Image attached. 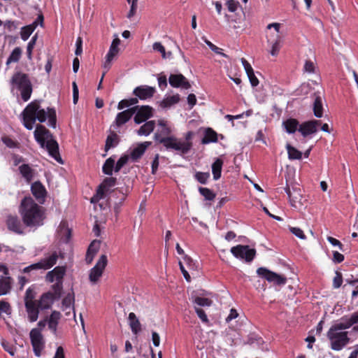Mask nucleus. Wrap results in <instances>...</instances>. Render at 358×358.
<instances>
[{
  "label": "nucleus",
  "instance_id": "8",
  "mask_svg": "<svg viewBox=\"0 0 358 358\" xmlns=\"http://www.w3.org/2000/svg\"><path fill=\"white\" fill-rule=\"evenodd\" d=\"M231 254L237 259L251 262L256 255V250L248 245H238L231 248Z\"/></svg>",
  "mask_w": 358,
  "mask_h": 358
},
{
  "label": "nucleus",
  "instance_id": "6",
  "mask_svg": "<svg viewBox=\"0 0 358 358\" xmlns=\"http://www.w3.org/2000/svg\"><path fill=\"white\" fill-rule=\"evenodd\" d=\"M11 83L20 91L22 100L27 101L32 93V87L28 76L21 72H17L13 76Z\"/></svg>",
  "mask_w": 358,
  "mask_h": 358
},
{
  "label": "nucleus",
  "instance_id": "24",
  "mask_svg": "<svg viewBox=\"0 0 358 358\" xmlns=\"http://www.w3.org/2000/svg\"><path fill=\"white\" fill-rule=\"evenodd\" d=\"M313 113L316 117H322L323 115L322 97L320 92L313 94Z\"/></svg>",
  "mask_w": 358,
  "mask_h": 358
},
{
  "label": "nucleus",
  "instance_id": "41",
  "mask_svg": "<svg viewBox=\"0 0 358 358\" xmlns=\"http://www.w3.org/2000/svg\"><path fill=\"white\" fill-rule=\"evenodd\" d=\"M118 143V136L115 132H111L110 135L107 136L105 145V150L107 152L112 148L115 147Z\"/></svg>",
  "mask_w": 358,
  "mask_h": 358
},
{
  "label": "nucleus",
  "instance_id": "11",
  "mask_svg": "<svg viewBox=\"0 0 358 358\" xmlns=\"http://www.w3.org/2000/svg\"><path fill=\"white\" fill-rule=\"evenodd\" d=\"M120 40L115 38L113 40L109 50L106 55L105 62L103 64V69H104L103 75H105L110 69L113 60L117 56L119 53V45Z\"/></svg>",
  "mask_w": 358,
  "mask_h": 358
},
{
  "label": "nucleus",
  "instance_id": "53",
  "mask_svg": "<svg viewBox=\"0 0 358 358\" xmlns=\"http://www.w3.org/2000/svg\"><path fill=\"white\" fill-rule=\"evenodd\" d=\"M2 142L10 148H17L18 143L8 136L2 138Z\"/></svg>",
  "mask_w": 358,
  "mask_h": 358
},
{
  "label": "nucleus",
  "instance_id": "58",
  "mask_svg": "<svg viewBox=\"0 0 358 358\" xmlns=\"http://www.w3.org/2000/svg\"><path fill=\"white\" fill-rule=\"evenodd\" d=\"M195 311H196L198 317L201 319V320L203 323H208L209 320H208V317L203 310H202L199 308L195 307Z\"/></svg>",
  "mask_w": 358,
  "mask_h": 358
},
{
  "label": "nucleus",
  "instance_id": "52",
  "mask_svg": "<svg viewBox=\"0 0 358 358\" xmlns=\"http://www.w3.org/2000/svg\"><path fill=\"white\" fill-rule=\"evenodd\" d=\"M129 158L127 156H122L115 164V172H118L127 163Z\"/></svg>",
  "mask_w": 358,
  "mask_h": 358
},
{
  "label": "nucleus",
  "instance_id": "51",
  "mask_svg": "<svg viewBox=\"0 0 358 358\" xmlns=\"http://www.w3.org/2000/svg\"><path fill=\"white\" fill-rule=\"evenodd\" d=\"M194 303L199 306H210L212 301L208 298L197 296L194 299Z\"/></svg>",
  "mask_w": 358,
  "mask_h": 358
},
{
  "label": "nucleus",
  "instance_id": "17",
  "mask_svg": "<svg viewBox=\"0 0 358 358\" xmlns=\"http://www.w3.org/2000/svg\"><path fill=\"white\" fill-rule=\"evenodd\" d=\"M155 92L156 90L153 87L148 85H141L136 87L134 90L133 94L141 100H146L148 99L152 98L154 96Z\"/></svg>",
  "mask_w": 358,
  "mask_h": 358
},
{
  "label": "nucleus",
  "instance_id": "42",
  "mask_svg": "<svg viewBox=\"0 0 358 358\" xmlns=\"http://www.w3.org/2000/svg\"><path fill=\"white\" fill-rule=\"evenodd\" d=\"M286 149L287 150L288 158L291 160L301 159L302 152L289 144H287Z\"/></svg>",
  "mask_w": 358,
  "mask_h": 358
},
{
  "label": "nucleus",
  "instance_id": "12",
  "mask_svg": "<svg viewBox=\"0 0 358 358\" xmlns=\"http://www.w3.org/2000/svg\"><path fill=\"white\" fill-rule=\"evenodd\" d=\"M116 180V178L113 177L105 178L103 182L99 186L96 190V194L92 198L91 202L98 201L103 199L109 189L115 185Z\"/></svg>",
  "mask_w": 358,
  "mask_h": 358
},
{
  "label": "nucleus",
  "instance_id": "13",
  "mask_svg": "<svg viewBox=\"0 0 358 358\" xmlns=\"http://www.w3.org/2000/svg\"><path fill=\"white\" fill-rule=\"evenodd\" d=\"M133 108H136V111L134 116V122L136 124H141L145 122L150 117H152V108L149 106H136Z\"/></svg>",
  "mask_w": 358,
  "mask_h": 358
},
{
  "label": "nucleus",
  "instance_id": "35",
  "mask_svg": "<svg viewBox=\"0 0 358 358\" xmlns=\"http://www.w3.org/2000/svg\"><path fill=\"white\" fill-rule=\"evenodd\" d=\"M37 27V22H34L32 24L22 27L20 31V37L23 41H27Z\"/></svg>",
  "mask_w": 358,
  "mask_h": 358
},
{
  "label": "nucleus",
  "instance_id": "23",
  "mask_svg": "<svg viewBox=\"0 0 358 358\" xmlns=\"http://www.w3.org/2000/svg\"><path fill=\"white\" fill-rule=\"evenodd\" d=\"M6 224L9 230L18 234L24 233L22 224L17 216L9 215L7 217Z\"/></svg>",
  "mask_w": 358,
  "mask_h": 358
},
{
  "label": "nucleus",
  "instance_id": "19",
  "mask_svg": "<svg viewBox=\"0 0 358 358\" xmlns=\"http://www.w3.org/2000/svg\"><path fill=\"white\" fill-rule=\"evenodd\" d=\"M169 82L173 87H182L188 90L191 87L186 78L182 74H171Z\"/></svg>",
  "mask_w": 358,
  "mask_h": 358
},
{
  "label": "nucleus",
  "instance_id": "30",
  "mask_svg": "<svg viewBox=\"0 0 358 358\" xmlns=\"http://www.w3.org/2000/svg\"><path fill=\"white\" fill-rule=\"evenodd\" d=\"M155 127V122L154 120L147 121L139 128L137 134L139 136H148L153 131Z\"/></svg>",
  "mask_w": 358,
  "mask_h": 358
},
{
  "label": "nucleus",
  "instance_id": "60",
  "mask_svg": "<svg viewBox=\"0 0 358 358\" xmlns=\"http://www.w3.org/2000/svg\"><path fill=\"white\" fill-rule=\"evenodd\" d=\"M303 70L305 72L308 73H313L315 71V65L313 62L310 60H306L304 64Z\"/></svg>",
  "mask_w": 358,
  "mask_h": 358
},
{
  "label": "nucleus",
  "instance_id": "34",
  "mask_svg": "<svg viewBox=\"0 0 358 358\" xmlns=\"http://www.w3.org/2000/svg\"><path fill=\"white\" fill-rule=\"evenodd\" d=\"M19 171L22 176L29 182L34 177V170L28 164H22L19 166Z\"/></svg>",
  "mask_w": 358,
  "mask_h": 358
},
{
  "label": "nucleus",
  "instance_id": "50",
  "mask_svg": "<svg viewBox=\"0 0 358 358\" xmlns=\"http://www.w3.org/2000/svg\"><path fill=\"white\" fill-rule=\"evenodd\" d=\"M205 43L208 46V48L213 51L215 53L222 55L224 57H228V55L222 52V49L214 45L210 41L206 38H203Z\"/></svg>",
  "mask_w": 358,
  "mask_h": 358
},
{
  "label": "nucleus",
  "instance_id": "16",
  "mask_svg": "<svg viewBox=\"0 0 358 358\" xmlns=\"http://www.w3.org/2000/svg\"><path fill=\"white\" fill-rule=\"evenodd\" d=\"M65 273V266H56L52 271H50L47 273L45 275V280L51 283L54 282H63Z\"/></svg>",
  "mask_w": 358,
  "mask_h": 358
},
{
  "label": "nucleus",
  "instance_id": "15",
  "mask_svg": "<svg viewBox=\"0 0 358 358\" xmlns=\"http://www.w3.org/2000/svg\"><path fill=\"white\" fill-rule=\"evenodd\" d=\"M59 254L57 251H54L50 254L46 255L41 259L38 264L39 268L43 270H48L54 266L59 259Z\"/></svg>",
  "mask_w": 358,
  "mask_h": 358
},
{
  "label": "nucleus",
  "instance_id": "63",
  "mask_svg": "<svg viewBox=\"0 0 358 358\" xmlns=\"http://www.w3.org/2000/svg\"><path fill=\"white\" fill-rule=\"evenodd\" d=\"M76 49L75 51V54L76 55H80L83 52V40L81 37H78L76 42Z\"/></svg>",
  "mask_w": 358,
  "mask_h": 358
},
{
  "label": "nucleus",
  "instance_id": "32",
  "mask_svg": "<svg viewBox=\"0 0 358 358\" xmlns=\"http://www.w3.org/2000/svg\"><path fill=\"white\" fill-rule=\"evenodd\" d=\"M180 101L179 94L167 96L160 102L159 106L162 108H170L171 106L178 103Z\"/></svg>",
  "mask_w": 358,
  "mask_h": 358
},
{
  "label": "nucleus",
  "instance_id": "3",
  "mask_svg": "<svg viewBox=\"0 0 358 358\" xmlns=\"http://www.w3.org/2000/svg\"><path fill=\"white\" fill-rule=\"evenodd\" d=\"M34 138L42 148H45L50 156L57 162L63 164L59 152V145L48 129L43 125H37L34 131Z\"/></svg>",
  "mask_w": 358,
  "mask_h": 358
},
{
  "label": "nucleus",
  "instance_id": "25",
  "mask_svg": "<svg viewBox=\"0 0 358 358\" xmlns=\"http://www.w3.org/2000/svg\"><path fill=\"white\" fill-rule=\"evenodd\" d=\"M100 244V241L94 240L89 245L85 257V261L87 264L92 262L95 255L99 250Z\"/></svg>",
  "mask_w": 358,
  "mask_h": 358
},
{
  "label": "nucleus",
  "instance_id": "27",
  "mask_svg": "<svg viewBox=\"0 0 358 358\" xmlns=\"http://www.w3.org/2000/svg\"><path fill=\"white\" fill-rule=\"evenodd\" d=\"M129 324L132 333L137 335L141 331V324L134 313H130L128 317Z\"/></svg>",
  "mask_w": 358,
  "mask_h": 358
},
{
  "label": "nucleus",
  "instance_id": "45",
  "mask_svg": "<svg viewBox=\"0 0 358 358\" xmlns=\"http://www.w3.org/2000/svg\"><path fill=\"white\" fill-rule=\"evenodd\" d=\"M38 38L37 34H35L29 41L27 46V56L29 60L32 59V51L36 45Z\"/></svg>",
  "mask_w": 358,
  "mask_h": 358
},
{
  "label": "nucleus",
  "instance_id": "43",
  "mask_svg": "<svg viewBox=\"0 0 358 358\" xmlns=\"http://www.w3.org/2000/svg\"><path fill=\"white\" fill-rule=\"evenodd\" d=\"M113 169H115V159L113 157H110L106 160L103 165L102 171L104 174L111 176Z\"/></svg>",
  "mask_w": 358,
  "mask_h": 358
},
{
  "label": "nucleus",
  "instance_id": "40",
  "mask_svg": "<svg viewBox=\"0 0 358 358\" xmlns=\"http://www.w3.org/2000/svg\"><path fill=\"white\" fill-rule=\"evenodd\" d=\"M22 55V49L20 47H16L11 52L10 55L7 59L6 64L8 66L11 63L19 62Z\"/></svg>",
  "mask_w": 358,
  "mask_h": 358
},
{
  "label": "nucleus",
  "instance_id": "28",
  "mask_svg": "<svg viewBox=\"0 0 358 358\" xmlns=\"http://www.w3.org/2000/svg\"><path fill=\"white\" fill-rule=\"evenodd\" d=\"M151 145V142L145 141L139 144L136 148H135L131 152V157L136 160L139 159L145 152V150L148 146Z\"/></svg>",
  "mask_w": 358,
  "mask_h": 358
},
{
  "label": "nucleus",
  "instance_id": "18",
  "mask_svg": "<svg viewBox=\"0 0 358 358\" xmlns=\"http://www.w3.org/2000/svg\"><path fill=\"white\" fill-rule=\"evenodd\" d=\"M320 124L319 120H310L303 122L299 127V131L304 137L315 134L317 131V127Z\"/></svg>",
  "mask_w": 358,
  "mask_h": 358
},
{
  "label": "nucleus",
  "instance_id": "37",
  "mask_svg": "<svg viewBox=\"0 0 358 358\" xmlns=\"http://www.w3.org/2000/svg\"><path fill=\"white\" fill-rule=\"evenodd\" d=\"M74 295L73 294L69 293L62 300V307L63 310H66V309H69V310H73V315L74 313Z\"/></svg>",
  "mask_w": 358,
  "mask_h": 358
},
{
  "label": "nucleus",
  "instance_id": "55",
  "mask_svg": "<svg viewBox=\"0 0 358 358\" xmlns=\"http://www.w3.org/2000/svg\"><path fill=\"white\" fill-rule=\"evenodd\" d=\"M10 311H11V310H10V304L5 301H0V313L10 315Z\"/></svg>",
  "mask_w": 358,
  "mask_h": 358
},
{
  "label": "nucleus",
  "instance_id": "62",
  "mask_svg": "<svg viewBox=\"0 0 358 358\" xmlns=\"http://www.w3.org/2000/svg\"><path fill=\"white\" fill-rule=\"evenodd\" d=\"M241 63L245 69V71L247 75L251 74L252 72H254L252 67L251 66L250 63L245 58H241Z\"/></svg>",
  "mask_w": 358,
  "mask_h": 358
},
{
  "label": "nucleus",
  "instance_id": "26",
  "mask_svg": "<svg viewBox=\"0 0 358 358\" xmlns=\"http://www.w3.org/2000/svg\"><path fill=\"white\" fill-rule=\"evenodd\" d=\"M61 318V314L59 312L54 310L52 312L48 321V328L53 334L57 333V325Z\"/></svg>",
  "mask_w": 358,
  "mask_h": 358
},
{
  "label": "nucleus",
  "instance_id": "5",
  "mask_svg": "<svg viewBox=\"0 0 358 358\" xmlns=\"http://www.w3.org/2000/svg\"><path fill=\"white\" fill-rule=\"evenodd\" d=\"M154 138L162 144L167 150L176 151L179 155L187 154L192 148V142L183 141V139L174 136L162 137L160 134L155 133Z\"/></svg>",
  "mask_w": 358,
  "mask_h": 358
},
{
  "label": "nucleus",
  "instance_id": "14",
  "mask_svg": "<svg viewBox=\"0 0 358 358\" xmlns=\"http://www.w3.org/2000/svg\"><path fill=\"white\" fill-rule=\"evenodd\" d=\"M136 108H130L118 113L111 127H120L127 123L135 114Z\"/></svg>",
  "mask_w": 358,
  "mask_h": 358
},
{
  "label": "nucleus",
  "instance_id": "33",
  "mask_svg": "<svg viewBox=\"0 0 358 358\" xmlns=\"http://www.w3.org/2000/svg\"><path fill=\"white\" fill-rule=\"evenodd\" d=\"M285 131L289 134H294L296 130L299 131V122L296 119L289 118L282 123Z\"/></svg>",
  "mask_w": 358,
  "mask_h": 358
},
{
  "label": "nucleus",
  "instance_id": "2",
  "mask_svg": "<svg viewBox=\"0 0 358 358\" xmlns=\"http://www.w3.org/2000/svg\"><path fill=\"white\" fill-rule=\"evenodd\" d=\"M19 213L24 226L30 229H36L43 225L46 217L44 208L31 197H24L21 201Z\"/></svg>",
  "mask_w": 358,
  "mask_h": 358
},
{
  "label": "nucleus",
  "instance_id": "39",
  "mask_svg": "<svg viewBox=\"0 0 358 358\" xmlns=\"http://www.w3.org/2000/svg\"><path fill=\"white\" fill-rule=\"evenodd\" d=\"M268 43L271 44V49L270 50V53L272 56H276L280 49L281 47V38L279 35L275 36V38L273 41H271L269 38L267 39Z\"/></svg>",
  "mask_w": 358,
  "mask_h": 358
},
{
  "label": "nucleus",
  "instance_id": "36",
  "mask_svg": "<svg viewBox=\"0 0 358 358\" xmlns=\"http://www.w3.org/2000/svg\"><path fill=\"white\" fill-rule=\"evenodd\" d=\"M223 165V161L217 158L212 164V173L213 179L217 180L221 177L222 168Z\"/></svg>",
  "mask_w": 358,
  "mask_h": 358
},
{
  "label": "nucleus",
  "instance_id": "21",
  "mask_svg": "<svg viewBox=\"0 0 358 358\" xmlns=\"http://www.w3.org/2000/svg\"><path fill=\"white\" fill-rule=\"evenodd\" d=\"M27 317L30 322H36L38 318L40 307L37 302H27L24 303Z\"/></svg>",
  "mask_w": 358,
  "mask_h": 358
},
{
  "label": "nucleus",
  "instance_id": "54",
  "mask_svg": "<svg viewBox=\"0 0 358 358\" xmlns=\"http://www.w3.org/2000/svg\"><path fill=\"white\" fill-rule=\"evenodd\" d=\"M289 231L300 239L304 240L306 238L303 230L299 227H290Z\"/></svg>",
  "mask_w": 358,
  "mask_h": 358
},
{
  "label": "nucleus",
  "instance_id": "31",
  "mask_svg": "<svg viewBox=\"0 0 358 358\" xmlns=\"http://www.w3.org/2000/svg\"><path fill=\"white\" fill-rule=\"evenodd\" d=\"M346 329L350 328L352 325L358 323V311L352 313L350 317L344 316L338 320Z\"/></svg>",
  "mask_w": 358,
  "mask_h": 358
},
{
  "label": "nucleus",
  "instance_id": "29",
  "mask_svg": "<svg viewBox=\"0 0 358 358\" xmlns=\"http://www.w3.org/2000/svg\"><path fill=\"white\" fill-rule=\"evenodd\" d=\"M217 141V134L211 128L206 129L204 136L201 140L202 144L216 143Z\"/></svg>",
  "mask_w": 358,
  "mask_h": 358
},
{
  "label": "nucleus",
  "instance_id": "9",
  "mask_svg": "<svg viewBox=\"0 0 358 358\" xmlns=\"http://www.w3.org/2000/svg\"><path fill=\"white\" fill-rule=\"evenodd\" d=\"M108 259L105 255H102L95 266L90 271L89 280L92 284H96L101 277L107 265Z\"/></svg>",
  "mask_w": 358,
  "mask_h": 358
},
{
  "label": "nucleus",
  "instance_id": "1",
  "mask_svg": "<svg viewBox=\"0 0 358 358\" xmlns=\"http://www.w3.org/2000/svg\"><path fill=\"white\" fill-rule=\"evenodd\" d=\"M22 122L24 127L31 130L36 120L45 122L48 120V126L55 128L57 123L56 112L54 108H47V110L41 108L38 101L29 103L22 113Z\"/></svg>",
  "mask_w": 358,
  "mask_h": 358
},
{
  "label": "nucleus",
  "instance_id": "49",
  "mask_svg": "<svg viewBox=\"0 0 358 358\" xmlns=\"http://www.w3.org/2000/svg\"><path fill=\"white\" fill-rule=\"evenodd\" d=\"M158 124L159 126L161 127V130L157 131L156 133L160 134L162 137H168L167 136L170 134L171 130L166 125L165 121L163 120H160L158 121Z\"/></svg>",
  "mask_w": 358,
  "mask_h": 358
},
{
  "label": "nucleus",
  "instance_id": "61",
  "mask_svg": "<svg viewBox=\"0 0 358 358\" xmlns=\"http://www.w3.org/2000/svg\"><path fill=\"white\" fill-rule=\"evenodd\" d=\"M137 3L138 0H132L131 1V8L130 10L127 14L128 18H131L136 13L137 9Z\"/></svg>",
  "mask_w": 358,
  "mask_h": 358
},
{
  "label": "nucleus",
  "instance_id": "10",
  "mask_svg": "<svg viewBox=\"0 0 358 358\" xmlns=\"http://www.w3.org/2000/svg\"><path fill=\"white\" fill-rule=\"evenodd\" d=\"M258 275L266 279L268 282L274 285H281L286 283V278L273 272L265 267H260L257 270Z\"/></svg>",
  "mask_w": 358,
  "mask_h": 358
},
{
  "label": "nucleus",
  "instance_id": "4",
  "mask_svg": "<svg viewBox=\"0 0 358 358\" xmlns=\"http://www.w3.org/2000/svg\"><path fill=\"white\" fill-rule=\"evenodd\" d=\"M339 320L336 321L329 329L327 337L329 341L330 348L334 351H340L349 343L348 331Z\"/></svg>",
  "mask_w": 358,
  "mask_h": 358
},
{
  "label": "nucleus",
  "instance_id": "57",
  "mask_svg": "<svg viewBox=\"0 0 358 358\" xmlns=\"http://www.w3.org/2000/svg\"><path fill=\"white\" fill-rule=\"evenodd\" d=\"M343 282V277L341 273L336 272L334 278L333 286L334 288H339Z\"/></svg>",
  "mask_w": 358,
  "mask_h": 358
},
{
  "label": "nucleus",
  "instance_id": "22",
  "mask_svg": "<svg viewBox=\"0 0 358 358\" xmlns=\"http://www.w3.org/2000/svg\"><path fill=\"white\" fill-rule=\"evenodd\" d=\"M55 299L54 294L51 292H48L41 296L37 303L41 310H47L52 307Z\"/></svg>",
  "mask_w": 358,
  "mask_h": 358
},
{
  "label": "nucleus",
  "instance_id": "48",
  "mask_svg": "<svg viewBox=\"0 0 358 358\" xmlns=\"http://www.w3.org/2000/svg\"><path fill=\"white\" fill-rule=\"evenodd\" d=\"M195 179L201 184H206L208 178H210V173L208 172H196L194 175Z\"/></svg>",
  "mask_w": 358,
  "mask_h": 358
},
{
  "label": "nucleus",
  "instance_id": "44",
  "mask_svg": "<svg viewBox=\"0 0 358 358\" xmlns=\"http://www.w3.org/2000/svg\"><path fill=\"white\" fill-rule=\"evenodd\" d=\"M199 192L206 201H213L216 196L215 194L207 187H199Z\"/></svg>",
  "mask_w": 358,
  "mask_h": 358
},
{
  "label": "nucleus",
  "instance_id": "64",
  "mask_svg": "<svg viewBox=\"0 0 358 358\" xmlns=\"http://www.w3.org/2000/svg\"><path fill=\"white\" fill-rule=\"evenodd\" d=\"M3 348L8 352L11 356H14L15 354V348L8 343H2Z\"/></svg>",
  "mask_w": 358,
  "mask_h": 358
},
{
  "label": "nucleus",
  "instance_id": "56",
  "mask_svg": "<svg viewBox=\"0 0 358 358\" xmlns=\"http://www.w3.org/2000/svg\"><path fill=\"white\" fill-rule=\"evenodd\" d=\"M152 48L155 51L160 52L162 57H164L166 56L165 48L162 45V44L160 42L154 43L152 45Z\"/></svg>",
  "mask_w": 358,
  "mask_h": 358
},
{
  "label": "nucleus",
  "instance_id": "47",
  "mask_svg": "<svg viewBox=\"0 0 358 358\" xmlns=\"http://www.w3.org/2000/svg\"><path fill=\"white\" fill-rule=\"evenodd\" d=\"M36 292L33 286L29 287L25 292L24 295V303L27 302H37L35 299Z\"/></svg>",
  "mask_w": 358,
  "mask_h": 358
},
{
  "label": "nucleus",
  "instance_id": "46",
  "mask_svg": "<svg viewBox=\"0 0 358 358\" xmlns=\"http://www.w3.org/2000/svg\"><path fill=\"white\" fill-rule=\"evenodd\" d=\"M52 289L53 290L52 293L54 294V297L56 299H59L63 289V282H54V284L52 285Z\"/></svg>",
  "mask_w": 358,
  "mask_h": 358
},
{
  "label": "nucleus",
  "instance_id": "38",
  "mask_svg": "<svg viewBox=\"0 0 358 358\" xmlns=\"http://www.w3.org/2000/svg\"><path fill=\"white\" fill-rule=\"evenodd\" d=\"M11 289V278L3 277L0 279V296L8 294Z\"/></svg>",
  "mask_w": 358,
  "mask_h": 358
},
{
  "label": "nucleus",
  "instance_id": "20",
  "mask_svg": "<svg viewBox=\"0 0 358 358\" xmlns=\"http://www.w3.org/2000/svg\"><path fill=\"white\" fill-rule=\"evenodd\" d=\"M31 190L36 200L43 204L47 194L45 187L40 182H35L31 185Z\"/></svg>",
  "mask_w": 358,
  "mask_h": 358
},
{
  "label": "nucleus",
  "instance_id": "59",
  "mask_svg": "<svg viewBox=\"0 0 358 358\" xmlns=\"http://www.w3.org/2000/svg\"><path fill=\"white\" fill-rule=\"evenodd\" d=\"M226 5L229 11L234 13L237 10L239 3L234 0H229L227 1Z\"/></svg>",
  "mask_w": 358,
  "mask_h": 358
},
{
  "label": "nucleus",
  "instance_id": "7",
  "mask_svg": "<svg viewBox=\"0 0 358 358\" xmlns=\"http://www.w3.org/2000/svg\"><path fill=\"white\" fill-rule=\"evenodd\" d=\"M29 338L35 356L41 357L45 348V341L40 329H32L29 333Z\"/></svg>",
  "mask_w": 358,
  "mask_h": 358
}]
</instances>
